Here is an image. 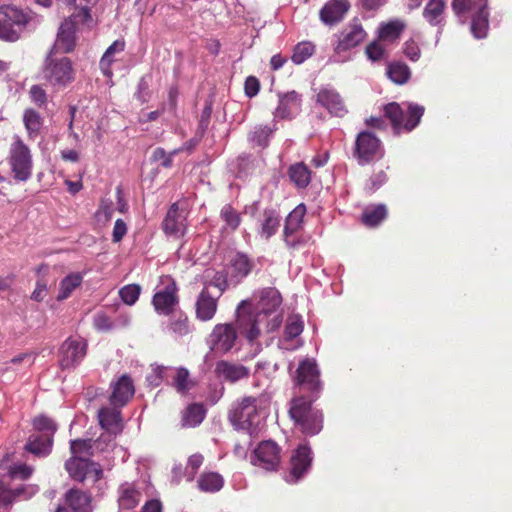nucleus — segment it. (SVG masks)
<instances>
[{"mask_svg": "<svg viewBox=\"0 0 512 512\" xmlns=\"http://www.w3.org/2000/svg\"><path fill=\"white\" fill-rule=\"evenodd\" d=\"M282 304L281 293L275 287H266L259 291L258 311H250L247 301L237 307V328L249 342H253L261 334V325L267 333L277 330L282 324V314L278 312Z\"/></svg>", "mask_w": 512, "mask_h": 512, "instance_id": "1", "label": "nucleus"}, {"mask_svg": "<svg viewBox=\"0 0 512 512\" xmlns=\"http://www.w3.org/2000/svg\"><path fill=\"white\" fill-rule=\"evenodd\" d=\"M311 397L305 395H295L289 408V415L295 425L306 435H316L323 428L322 411L312 407Z\"/></svg>", "mask_w": 512, "mask_h": 512, "instance_id": "2", "label": "nucleus"}, {"mask_svg": "<svg viewBox=\"0 0 512 512\" xmlns=\"http://www.w3.org/2000/svg\"><path fill=\"white\" fill-rule=\"evenodd\" d=\"M7 162L15 181L26 182L31 178L33 173L32 151L19 135L12 137Z\"/></svg>", "mask_w": 512, "mask_h": 512, "instance_id": "3", "label": "nucleus"}, {"mask_svg": "<svg viewBox=\"0 0 512 512\" xmlns=\"http://www.w3.org/2000/svg\"><path fill=\"white\" fill-rule=\"evenodd\" d=\"M384 116L390 120L396 134L411 132L415 129L425 112L424 106L417 103H407L406 109L397 102H391L384 106Z\"/></svg>", "mask_w": 512, "mask_h": 512, "instance_id": "4", "label": "nucleus"}, {"mask_svg": "<svg viewBox=\"0 0 512 512\" xmlns=\"http://www.w3.org/2000/svg\"><path fill=\"white\" fill-rule=\"evenodd\" d=\"M297 395H305L317 400L323 390L320 370L314 359L305 358L299 362L293 378Z\"/></svg>", "mask_w": 512, "mask_h": 512, "instance_id": "5", "label": "nucleus"}, {"mask_svg": "<svg viewBox=\"0 0 512 512\" xmlns=\"http://www.w3.org/2000/svg\"><path fill=\"white\" fill-rule=\"evenodd\" d=\"M92 16L88 7L79 9L77 13H71L60 25L54 49L56 52L69 53L74 50L76 44L75 32L78 24L91 22Z\"/></svg>", "mask_w": 512, "mask_h": 512, "instance_id": "6", "label": "nucleus"}, {"mask_svg": "<svg viewBox=\"0 0 512 512\" xmlns=\"http://www.w3.org/2000/svg\"><path fill=\"white\" fill-rule=\"evenodd\" d=\"M384 156L383 143L373 132L364 130L357 134L353 147V157L360 166L369 165L381 160Z\"/></svg>", "mask_w": 512, "mask_h": 512, "instance_id": "7", "label": "nucleus"}, {"mask_svg": "<svg viewBox=\"0 0 512 512\" xmlns=\"http://www.w3.org/2000/svg\"><path fill=\"white\" fill-rule=\"evenodd\" d=\"M43 79L52 87L64 88L75 79V70L72 61L68 57H47L42 69Z\"/></svg>", "mask_w": 512, "mask_h": 512, "instance_id": "8", "label": "nucleus"}, {"mask_svg": "<svg viewBox=\"0 0 512 512\" xmlns=\"http://www.w3.org/2000/svg\"><path fill=\"white\" fill-rule=\"evenodd\" d=\"M230 421L237 429L245 430L250 435L258 428L259 415L257 410V399L255 397H244L230 413Z\"/></svg>", "mask_w": 512, "mask_h": 512, "instance_id": "9", "label": "nucleus"}, {"mask_svg": "<svg viewBox=\"0 0 512 512\" xmlns=\"http://www.w3.org/2000/svg\"><path fill=\"white\" fill-rule=\"evenodd\" d=\"M99 423L107 432L100 435L94 442L96 449L103 451L114 444V436L122 429L121 412L115 407H103L98 412Z\"/></svg>", "mask_w": 512, "mask_h": 512, "instance_id": "10", "label": "nucleus"}, {"mask_svg": "<svg viewBox=\"0 0 512 512\" xmlns=\"http://www.w3.org/2000/svg\"><path fill=\"white\" fill-rule=\"evenodd\" d=\"M0 15L6 17L7 21L14 25V29L9 28V30L2 31L3 41L6 42L18 41L32 20L28 13L13 5L0 6Z\"/></svg>", "mask_w": 512, "mask_h": 512, "instance_id": "11", "label": "nucleus"}, {"mask_svg": "<svg viewBox=\"0 0 512 512\" xmlns=\"http://www.w3.org/2000/svg\"><path fill=\"white\" fill-rule=\"evenodd\" d=\"M65 469L73 480L80 483L89 475L93 476V482H98L103 477V470L98 463L81 456H71L65 462Z\"/></svg>", "mask_w": 512, "mask_h": 512, "instance_id": "12", "label": "nucleus"}, {"mask_svg": "<svg viewBox=\"0 0 512 512\" xmlns=\"http://www.w3.org/2000/svg\"><path fill=\"white\" fill-rule=\"evenodd\" d=\"M87 342L80 337L67 338L59 348V365L61 369L76 367L86 356Z\"/></svg>", "mask_w": 512, "mask_h": 512, "instance_id": "13", "label": "nucleus"}, {"mask_svg": "<svg viewBox=\"0 0 512 512\" xmlns=\"http://www.w3.org/2000/svg\"><path fill=\"white\" fill-rule=\"evenodd\" d=\"M280 451V447L274 441H262L254 450L251 462L266 471H275L280 464Z\"/></svg>", "mask_w": 512, "mask_h": 512, "instance_id": "14", "label": "nucleus"}, {"mask_svg": "<svg viewBox=\"0 0 512 512\" xmlns=\"http://www.w3.org/2000/svg\"><path fill=\"white\" fill-rule=\"evenodd\" d=\"M367 33L358 19H353L338 36L335 52L341 53L360 45L366 38Z\"/></svg>", "mask_w": 512, "mask_h": 512, "instance_id": "15", "label": "nucleus"}, {"mask_svg": "<svg viewBox=\"0 0 512 512\" xmlns=\"http://www.w3.org/2000/svg\"><path fill=\"white\" fill-rule=\"evenodd\" d=\"M236 339L237 331L232 324H217L210 334L211 349L225 354L233 348Z\"/></svg>", "mask_w": 512, "mask_h": 512, "instance_id": "16", "label": "nucleus"}, {"mask_svg": "<svg viewBox=\"0 0 512 512\" xmlns=\"http://www.w3.org/2000/svg\"><path fill=\"white\" fill-rule=\"evenodd\" d=\"M220 298L219 295H214L210 290L202 288L194 303L195 318L200 322L211 321L218 311Z\"/></svg>", "mask_w": 512, "mask_h": 512, "instance_id": "17", "label": "nucleus"}, {"mask_svg": "<svg viewBox=\"0 0 512 512\" xmlns=\"http://www.w3.org/2000/svg\"><path fill=\"white\" fill-rule=\"evenodd\" d=\"M162 229L166 235L179 238L183 236L187 229L186 214L179 209L177 202L173 203L162 222Z\"/></svg>", "mask_w": 512, "mask_h": 512, "instance_id": "18", "label": "nucleus"}, {"mask_svg": "<svg viewBox=\"0 0 512 512\" xmlns=\"http://www.w3.org/2000/svg\"><path fill=\"white\" fill-rule=\"evenodd\" d=\"M312 462L311 450L307 446H299L290 459V470L287 482L296 483L310 468Z\"/></svg>", "mask_w": 512, "mask_h": 512, "instance_id": "19", "label": "nucleus"}, {"mask_svg": "<svg viewBox=\"0 0 512 512\" xmlns=\"http://www.w3.org/2000/svg\"><path fill=\"white\" fill-rule=\"evenodd\" d=\"M305 214V205L299 204L286 217L284 225V242L289 249H295L300 243L294 235L301 228Z\"/></svg>", "mask_w": 512, "mask_h": 512, "instance_id": "20", "label": "nucleus"}, {"mask_svg": "<svg viewBox=\"0 0 512 512\" xmlns=\"http://www.w3.org/2000/svg\"><path fill=\"white\" fill-rule=\"evenodd\" d=\"M177 290L175 281L171 280L163 290L154 294L152 303L158 313L169 315L173 312L179 301Z\"/></svg>", "mask_w": 512, "mask_h": 512, "instance_id": "21", "label": "nucleus"}, {"mask_svg": "<svg viewBox=\"0 0 512 512\" xmlns=\"http://www.w3.org/2000/svg\"><path fill=\"white\" fill-rule=\"evenodd\" d=\"M316 102L336 117H343L348 112L343 98L332 88L320 89L316 96Z\"/></svg>", "mask_w": 512, "mask_h": 512, "instance_id": "22", "label": "nucleus"}, {"mask_svg": "<svg viewBox=\"0 0 512 512\" xmlns=\"http://www.w3.org/2000/svg\"><path fill=\"white\" fill-rule=\"evenodd\" d=\"M64 500L73 512H92V495L89 491L70 488L64 494Z\"/></svg>", "mask_w": 512, "mask_h": 512, "instance_id": "23", "label": "nucleus"}, {"mask_svg": "<svg viewBox=\"0 0 512 512\" xmlns=\"http://www.w3.org/2000/svg\"><path fill=\"white\" fill-rule=\"evenodd\" d=\"M135 388L128 375H122L113 385L110 402L113 406L122 407L133 397Z\"/></svg>", "mask_w": 512, "mask_h": 512, "instance_id": "24", "label": "nucleus"}, {"mask_svg": "<svg viewBox=\"0 0 512 512\" xmlns=\"http://www.w3.org/2000/svg\"><path fill=\"white\" fill-rule=\"evenodd\" d=\"M301 95L296 91H290L279 95V104L275 110V117L289 119L301 108Z\"/></svg>", "mask_w": 512, "mask_h": 512, "instance_id": "25", "label": "nucleus"}, {"mask_svg": "<svg viewBox=\"0 0 512 512\" xmlns=\"http://www.w3.org/2000/svg\"><path fill=\"white\" fill-rule=\"evenodd\" d=\"M215 374L225 381L234 383L247 378L249 376V369L241 364L221 360L216 363Z\"/></svg>", "mask_w": 512, "mask_h": 512, "instance_id": "26", "label": "nucleus"}, {"mask_svg": "<svg viewBox=\"0 0 512 512\" xmlns=\"http://www.w3.org/2000/svg\"><path fill=\"white\" fill-rule=\"evenodd\" d=\"M350 5L347 0H333L324 5L320 10V19L328 25L341 21Z\"/></svg>", "mask_w": 512, "mask_h": 512, "instance_id": "27", "label": "nucleus"}, {"mask_svg": "<svg viewBox=\"0 0 512 512\" xmlns=\"http://www.w3.org/2000/svg\"><path fill=\"white\" fill-rule=\"evenodd\" d=\"M446 8V0H429L423 9V18L431 26L443 28Z\"/></svg>", "mask_w": 512, "mask_h": 512, "instance_id": "28", "label": "nucleus"}, {"mask_svg": "<svg viewBox=\"0 0 512 512\" xmlns=\"http://www.w3.org/2000/svg\"><path fill=\"white\" fill-rule=\"evenodd\" d=\"M27 138L34 141L40 134L44 125V118L34 108H26L22 115Z\"/></svg>", "mask_w": 512, "mask_h": 512, "instance_id": "29", "label": "nucleus"}, {"mask_svg": "<svg viewBox=\"0 0 512 512\" xmlns=\"http://www.w3.org/2000/svg\"><path fill=\"white\" fill-rule=\"evenodd\" d=\"M203 287L210 290V287H214L218 290L216 295L221 297L224 292L228 289V275L224 270L216 271L214 269H206L203 275Z\"/></svg>", "mask_w": 512, "mask_h": 512, "instance_id": "30", "label": "nucleus"}, {"mask_svg": "<svg viewBox=\"0 0 512 512\" xmlns=\"http://www.w3.org/2000/svg\"><path fill=\"white\" fill-rule=\"evenodd\" d=\"M169 384L177 393L186 395L196 386V381L191 378L188 369L185 367H177L173 369V375H171V381Z\"/></svg>", "mask_w": 512, "mask_h": 512, "instance_id": "31", "label": "nucleus"}, {"mask_svg": "<svg viewBox=\"0 0 512 512\" xmlns=\"http://www.w3.org/2000/svg\"><path fill=\"white\" fill-rule=\"evenodd\" d=\"M206 416V409L202 403L189 404L182 412L181 426L183 428L196 427L202 423Z\"/></svg>", "mask_w": 512, "mask_h": 512, "instance_id": "32", "label": "nucleus"}, {"mask_svg": "<svg viewBox=\"0 0 512 512\" xmlns=\"http://www.w3.org/2000/svg\"><path fill=\"white\" fill-rule=\"evenodd\" d=\"M34 430L39 432L40 436L44 437L46 447L53 445L54 434L57 430V425L53 419L46 415H38L32 420Z\"/></svg>", "mask_w": 512, "mask_h": 512, "instance_id": "33", "label": "nucleus"}, {"mask_svg": "<svg viewBox=\"0 0 512 512\" xmlns=\"http://www.w3.org/2000/svg\"><path fill=\"white\" fill-rule=\"evenodd\" d=\"M230 267L231 276L240 281L251 273L254 263L246 254L238 252L231 258Z\"/></svg>", "mask_w": 512, "mask_h": 512, "instance_id": "34", "label": "nucleus"}, {"mask_svg": "<svg viewBox=\"0 0 512 512\" xmlns=\"http://www.w3.org/2000/svg\"><path fill=\"white\" fill-rule=\"evenodd\" d=\"M224 485L223 477L217 472H204L198 480V488L206 493H215L222 489Z\"/></svg>", "mask_w": 512, "mask_h": 512, "instance_id": "35", "label": "nucleus"}, {"mask_svg": "<svg viewBox=\"0 0 512 512\" xmlns=\"http://www.w3.org/2000/svg\"><path fill=\"white\" fill-rule=\"evenodd\" d=\"M288 176L297 188H306L311 181V171L304 163H296L289 167Z\"/></svg>", "mask_w": 512, "mask_h": 512, "instance_id": "36", "label": "nucleus"}, {"mask_svg": "<svg viewBox=\"0 0 512 512\" xmlns=\"http://www.w3.org/2000/svg\"><path fill=\"white\" fill-rule=\"evenodd\" d=\"M387 217V209L383 204L366 207L362 213V223L370 228L378 226Z\"/></svg>", "mask_w": 512, "mask_h": 512, "instance_id": "37", "label": "nucleus"}, {"mask_svg": "<svg viewBox=\"0 0 512 512\" xmlns=\"http://www.w3.org/2000/svg\"><path fill=\"white\" fill-rule=\"evenodd\" d=\"M489 29V13L487 8L478 10L472 16L471 32L475 38L481 39L487 36Z\"/></svg>", "mask_w": 512, "mask_h": 512, "instance_id": "38", "label": "nucleus"}, {"mask_svg": "<svg viewBox=\"0 0 512 512\" xmlns=\"http://www.w3.org/2000/svg\"><path fill=\"white\" fill-rule=\"evenodd\" d=\"M141 492L132 485H123L120 488L118 503L120 508L130 510L135 508L141 500Z\"/></svg>", "mask_w": 512, "mask_h": 512, "instance_id": "39", "label": "nucleus"}, {"mask_svg": "<svg viewBox=\"0 0 512 512\" xmlns=\"http://www.w3.org/2000/svg\"><path fill=\"white\" fill-rule=\"evenodd\" d=\"M280 217L275 210H265L263 212V220L261 223V237L268 240L279 229Z\"/></svg>", "mask_w": 512, "mask_h": 512, "instance_id": "40", "label": "nucleus"}, {"mask_svg": "<svg viewBox=\"0 0 512 512\" xmlns=\"http://www.w3.org/2000/svg\"><path fill=\"white\" fill-rule=\"evenodd\" d=\"M83 277L80 273H71L63 278L59 285L58 301L67 299L81 285Z\"/></svg>", "mask_w": 512, "mask_h": 512, "instance_id": "41", "label": "nucleus"}, {"mask_svg": "<svg viewBox=\"0 0 512 512\" xmlns=\"http://www.w3.org/2000/svg\"><path fill=\"white\" fill-rule=\"evenodd\" d=\"M452 10L456 15L465 13H476L478 10L487 8V0H452Z\"/></svg>", "mask_w": 512, "mask_h": 512, "instance_id": "42", "label": "nucleus"}, {"mask_svg": "<svg viewBox=\"0 0 512 512\" xmlns=\"http://www.w3.org/2000/svg\"><path fill=\"white\" fill-rule=\"evenodd\" d=\"M24 449L35 456L45 457L50 454L52 445L46 447V442H44V437L39 434H32L29 436Z\"/></svg>", "mask_w": 512, "mask_h": 512, "instance_id": "43", "label": "nucleus"}, {"mask_svg": "<svg viewBox=\"0 0 512 512\" xmlns=\"http://www.w3.org/2000/svg\"><path fill=\"white\" fill-rule=\"evenodd\" d=\"M387 75L394 83L398 85L405 84L410 76L411 72L409 67L402 62H393L388 65Z\"/></svg>", "mask_w": 512, "mask_h": 512, "instance_id": "44", "label": "nucleus"}, {"mask_svg": "<svg viewBox=\"0 0 512 512\" xmlns=\"http://www.w3.org/2000/svg\"><path fill=\"white\" fill-rule=\"evenodd\" d=\"M169 330L178 336L190 333V320L186 313L179 311L169 321Z\"/></svg>", "mask_w": 512, "mask_h": 512, "instance_id": "45", "label": "nucleus"}, {"mask_svg": "<svg viewBox=\"0 0 512 512\" xmlns=\"http://www.w3.org/2000/svg\"><path fill=\"white\" fill-rule=\"evenodd\" d=\"M405 29V23L401 20H392L383 24L379 30V38L381 40L398 39Z\"/></svg>", "mask_w": 512, "mask_h": 512, "instance_id": "46", "label": "nucleus"}, {"mask_svg": "<svg viewBox=\"0 0 512 512\" xmlns=\"http://www.w3.org/2000/svg\"><path fill=\"white\" fill-rule=\"evenodd\" d=\"M220 217L225 223L224 228L231 231L237 230L242 221L240 213L230 204L222 207Z\"/></svg>", "mask_w": 512, "mask_h": 512, "instance_id": "47", "label": "nucleus"}, {"mask_svg": "<svg viewBox=\"0 0 512 512\" xmlns=\"http://www.w3.org/2000/svg\"><path fill=\"white\" fill-rule=\"evenodd\" d=\"M303 321L301 320V317L298 315H291L287 318L285 328H284V335L283 340L290 341L297 336H299L303 332Z\"/></svg>", "mask_w": 512, "mask_h": 512, "instance_id": "48", "label": "nucleus"}, {"mask_svg": "<svg viewBox=\"0 0 512 512\" xmlns=\"http://www.w3.org/2000/svg\"><path fill=\"white\" fill-rule=\"evenodd\" d=\"M315 51V46L310 41H303L298 43L293 50L292 61L299 65L305 62Z\"/></svg>", "mask_w": 512, "mask_h": 512, "instance_id": "49", "label": "nucleus"}, {"mask_svg": "<svg viewBox=\"0 0 512 512\" xmlns=\"http://www.w3.org/2000/svg\"><path fill=\"white\" fill-rule=\"evenodd\" d=\"M125 48V43L123 41H114L105 51L104 55L100 60V68L103 73L106 75H110L111 71L109 70L111 63L113 62L112 56L116 52H122Z\"/></svg>", "mask_w": 512, "mask_h": 512, "instance_id": "50", "label": "nucleus"}, {"mask_svg": "<svg viewBox=\"0 0 512 512\" xmlns=\"http://www.w3.org/2000/svg\"><path fill=\"white\" fill-rule=\"evenodd\" d=\"M92 440L91 439H75L70 441V450L72 456L92 455Z\"/></svg>", "mask_w": 512, "mask_h": 512, "instance_id": "51", "label": "nucleus"}, {"mask_svg": "<svg viewBox=\"0 0 512 512\" xmlns=\"http://www.w3.org/2000/svg\"><path fill=\"white\" fill-rule=\"evenodd\" d=\"M140 291L139 285L130 284L122 287L119 291V295L125 304L133 305L138 300Z\"/></svg>", "mask_w": 512, "mask_h": 512, "instance_id": "52", "label": "nucleus"}, {"mask_svg": "<svg viewBox=\"0 0 512 512\" xmlns=\"http://www.w3.org/2000/svg\"><path fill=\"white\" fill-rule=\"evenodd\" d=\"M29 96L31 101L39 108L46 107L48 103V96L41 85H32L29 90Z\"/></svg>", "mask_w": 512, "mask_h": 512, "instance_id": "53", "label": "nucleus"}, {"mask_svg": "<svg viewBox=\"0 0 512 512\" xmlns=\"http://www.w3.org/2000/svg\"><path fill=\"white\" fill-rule=\"evenodd\" d=\"M272 133V130L268 126H257L254 131L250 134V139L252 142L256 143L258 146L265 147L268 144L269 137Z\"/></svg>", "mask_w": 512, "mask_h": 512, "instance_id": "54", "label": "nucleus"}, {"mask_svg": "<svg viewBox=\"0 0 512 512\" xmlns=\"http://www.w3.org/2000/svg\"><path fill=\"white\" fill-rule=\"evenodd\" d=\"M20 491H15L6 487L5 483L0 480V506H10Z\"/></svg>", "mask_w": 512, "mask_h": 512, "instance_id": "55", "label": "nucleus"}, {"mask_svg": "<svg viewBox=\"0 0 512 512\" xmlns=\"http://www.w3.org/2000/svg\"><path fill=\"white\" fill-rule=\"evenodd\" d=\"M151 94L149 82L145 77H142L137 85V91L135 93L136 99L144 104L150 100Z\"/></svg>", "mask_w": 512, "mask_h": 512, "instance_id": "56", "label": "nucleus"}, {"mask_svg": "<svg viewBox=\"0 0 512 512\" xmlns=\"http://www.w3.org/2000/svg\"><path fill=\"white\" fill-rule=\"evenodd\" d=\"M178 150H174L172 153L167 154L166 151L158 147L152 153L153 161H161V166L164 168H170L172 166V156L176 154Z\"/></svg>", "mask_w": 512, "mask_h": 512, "instance_id": "57", "label": "nucleus"}, {"mask_svg": "<svg viewBox=\"0 0 512 512\" xmlns=\"http://www.w3.org/2000/svg\"><path fill=\"white\" fill-rule=\"evenodd\" d=\"M260 81L255 76H248L244 83V91L246 96L252 98L259 93Z\"/></svg>", "mask_w": 512, "mask_h": 512, "instance_id": "58", "label": "nucleus"}, {"mask_svg": "<svg viewBox=\"0 0 512 512\" xmlns=\"http://www.w3.org/2000/svg\"><path fill=\"white\" fill-rule=\"evenodd\" d=\"M404 54L411 60L417 61L420 58L421 51L414 40H408L404 44Z\"/></svg>", "mask_w": 512, "mask_h": 512, "instance_id": "59", "label": "nucleus"}, {"mask_svg": "<svg viewBox=\"0 0 512 512\" xmlns=\"http://www.w3.org/2000/svg\"><path fill=\"white\" fill-rule=\"evenodd\" d=\"M203 462L204 456L200 453H195L188 458L187 470H189V473L192 477L196 475Z\"/></svg>", "mask_w": 512, "mask_h": 512, "instance_id": "60", "label": "nucleus"}, {"mask_svg": "<svg viewBox=\"0 0 512 512\" xmlns=\"http://www.w3.org/2000/svg\"><path fill=\"white\" fill-rule=\"evenodd\" d=\"M387 180L388 176L384 170L375 171L369 179L370 189L373 191L379 189Z\"/></svg>", "mask_w": 512, "mask_h": 512, "instance_id": "61", "label": "nucleus"}, {"mask_svg": "<svg viewBox=\"0 0 512 512\" xmlns=\"http://www.w3.org/2000/svg\"><path fill=\"white\" fill-rule=\"evenodd\" d=\"M47 294V282L40 278L36 282V287L31 294V299L37 302H41L44 300Z\"/></svg>", "mask_w": 512, "mask_h": 512, "instance_id": "62", "label": "nucleus"}, {"mask_svg": "<svg viewBox=\"0 0 512 512\" xmlns=\"http://www.w3.org/2000/svg\"><path fill=\"white\" fill-rule=\"evenodd\" d=\"M384 52V48L377 42H372L366 47V54L372 61H378L382 59Z\"/></svg>", "mask_w": 512, "mask_h": 512, "instance_id": "63", "label": "nucleus"}, {"mask_svg": "<svg viewBox=\"0 0 512 512\" xmlns=\"http://www.w3.org/2000/svg\"><path fill=\"white\" fill-rule=\"evenodd\" d=\"M127 233V225L122 219H117L112 232V241L120 242Z\"/></svg>", "mask_w": 512, "mask_h": 512, "instance_id": "64", "label": "nucleus"}]
</instances>
